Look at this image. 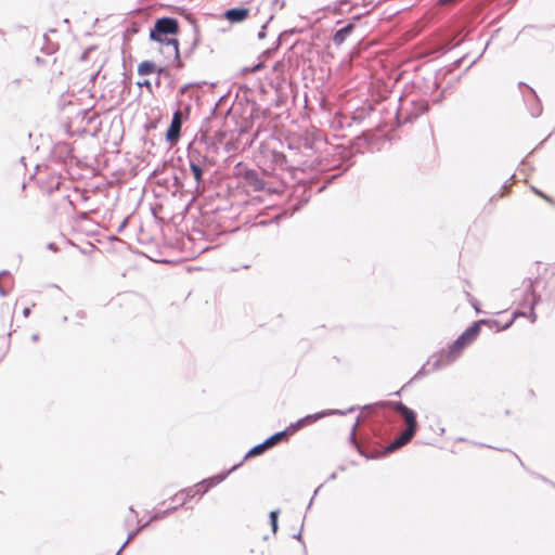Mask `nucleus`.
Masks as SVG:
<instances>
[{
    "label": "nucleus",
    "instance_id": "nucleus-1",
    "mask_svg": "<svg viewBox=\"0 0 555 555\" xmlns=\"http://www.w3.org/2000/svg\"><path fill=\"white\" fill-rule=\"evenodd\" d=\"M512 323L513 320L505 323L503 326H500V323L496 320H478L474 322L452 343L448 351H441L438 354H434L427 363L420 369L414 378L428 375L429 373L438 371L454 362L461 356L462 350L478 337L481 324H489L490 327L495 326L496 331H504L507 330Z\"/></svg>",
    "mask_w": 555,
    "mask_h": 555
},
{
    "label": "nucleus",
    "instance_id": "nucleus-2",
    "mask_svg": "<svg viewBox=\"0 0 555 555\" xmlns=\"http://www.w3.org/2000/svg\"><path fill=\"white\" fill-rule=\"evenodd\" d=\"M379 408H389L398 413L406 424V428L385 448V453H391L409 443L415 436L418 428L416 413L401 401H378L364 405L362 410L374 411Z\"/></svg>",
    "mask_w": 555,
    "mask_h": 555
},
{
    "label": "nucleus",
    "instance_id": "nucleus-3",
    "mask_svg": "<svg viewBox=\"0 0 555 555\" xmlns=\"http://www.w3.org/2000/svg\"><path fill=\"white\" fill-rule=\"evenodd\" d=\"M234 176L247 192L273 193L275 189L264 179V173L246 165L238 163L234 169Z\"/></svg>",
    "mask_w": 555,
    "mask_h": 555
},
{
    "label": "nucleus",
    "instance_id": "nucleus-4",
    "mask_svg": "<svg viewBox=\"0 0 555 555\" xmlns=\"http://www.w3.org/2000/svg\"><path fill=\"white\" fill-rule=\"evenodd\" d=\"M541 297L535 293L532 279H526L522 282V299L519 302L521 308H528V311H516L514 318L524 317L530 318L531 322H535L537 314L534 307L540 301Z\"/></svg>",
    "mask_w": 555,
    "mask_h": 555
},
{
    "label": "nucleus",
    "instance_id": "nucleus-5",
    "mask_svg": "<svg viewBox=\"0 0 555 555\" xmlns=\"http://www.w3.org/2000/svg\"><path fill=\"white\" fill-rule=\"evenodd\" d=\"M291 151L289 155H286L282 152H272V163L280 167L281 169H289V170H305L308 167L312 166V163H308V160H302L300 157V153L297 147L293 145H288Z\"/></svg>",
    "mask_w": 555,
    "mask_h": 555
},
{
    "label": "nucleus",
    "instance_id": "nucleus-6",
    "mask_svg": "<svg viewBox=\"0 0 555 555\" xmlns=\"http://www.w3.org/2000/svg\"><path fill=\"white\" fill-rule=\"evenodd\" d=\"M178 33V20L165 16L156 20L153 27L150 29V39L160 44L171 39L168 38L169 35H177Z\"/></svg>",
    "mask_w": 555,
    "mask_h": 555
},
{
    "label": "nucleus",
    "instance_id": "nucleus-7",
    "mask_svg": "<svg viewBox=\"0 0 555 555\" xmlns=\"http://www.w3.org/2000/svg\"><path fill=\"white\" fill-rule=\"evenodd\" d=\"M405 106L402 102L397 112V119L400 124L412 122L429 109V104L426 100H412Z\"/></svg>",
    "mask_w": 555,
    "mask_h": 555
},
{
    "label": "nucleus",
    "instance_id": "nucleus-8",
    "mask_svg": "<svg viewBox=\"0 0 555 555\" xmlns=\"http://www.w3.org/2000/svg\"><path fill=\"white\" fill-rule=\"evenodd\" d=\"M337 153L340 155V160L338 163L333 164V170L337 172L333 175H326L324 177L325 181L324 183L317 189V192H322L328 183H331L333 180H335L337 177L341 176L345 171H347L352 165L353 162L351 160L352 153L351 151L345 149V147H336Z\"/></svg>",
    "mask_w": 555,
    "mask_h": 555
},
{
    "label": "nucleus",
    "instance_id": "nucleus-9",
    "mask_svg": "<svg viewBox=\"0 0 555 555\" xmlns=\"http://www.w3.org/2000/svg\"><path fill=\"white\" fill-rule=\"evenodd\" d=\"M357 408L354 406H351L349 408L347 411H341V410H324V411H320V412H317L314 414H309V415H306L305 417L302 418H299L297 422L295 423H292L289 424V431H293V434H295L297 430H299L300 428L305 427V426H308V425H311L312 423L325 417V416H328V415H334V414H339V415H344L348 412H352L354 411Z\"/></svg>",
    "mask_w": 555,
    "mask_h": 555
},
{
    "label": "nucleus",
    "instance_id": "nucleus-10",
    "mask_svg": "<svg viewBox=\"0 0 555 555\" xmlns=\"http://www.w3.org/2000/svg\"><path fill=\"white\" fill-rule=\"evenodd\" d=\"M209 490V487L206 486V481L202 480L194 485L193 487H188L176 493L170 498L171 501L180 500V505H184L189 500L193 499L196 495H204Z\"/></svg>",
    "mask_w": 555,
    "mask_h": 555
},
{
    "label": "nucleus",
    "instance_id": "nucleus-11",
    "mask_svg": "<svg viewBox=\"0 0 555 555\" xmlns=\"http://www.w3.org/2000/svg\"><path fill=\"white\" fill-rule=\"evenodd\" d=\"M182 124L183 115L181 111L178 109L173 113L171 122L166 131V140L170 144L177 143L178 140L180 139Z\"/></svg>",
    "mask_w": 555,
    "mask_h": 555
},
{
    "label": "nucleus",
    "instance_id": "nucleus-12",
    "mask_svg": "<svg viewBox=\"0 0 555 555\" xmlns=\"http://www.w3.org/2000/svg\"><path fill=\"white\" fill-rule=\"evenodd\" d=\"M160 44H162V50H160L162 53L167 59H172L173 63L176 64V66L178 68H182L183 67V63L181 61L178 39H170V40H167L166 42L160 43Z\"/></svg>",
    "mask_w": 555,
    "mask_h": 555
},
{
    "label": "nucleus",
    "instance_id": "nucleus-13",
    "mask_svg": "<svg viewBox=\"0 0 555 555\" xmlns=\"http://www.w3.org/2000/svg\"><path fill=\"white\" fill-rule=\"evenodd\" d=\"M188 157L189 160L197 159L198 165L211 173V169L216 163L212 156L207 153L203 154L197 147H189Z\"/></svg>",
    "mask_w": 555,
    "mask_h": 555
},
{
    "label": "nucleus",
    "instance_id": "nucleus-14",
    "mask_svg": "<svg viewBox=\"0 0 555 555\" xmlns=\"http://www.w3.org/2000/svg\"><path fill=\"white\" fill-rule=\"evenodd\" d=\"M248 14H249V9L244 8V7H236V8L228 9L224 12V17L230 23H240V22H243L244 20H246Z\"/></svg>",
    "mask_w": 555,
    "mask_h": 555
},
{
    "label": "nucleus",
    "instance_id": "nucleus-15",
    "mask_svg": "<svg viewBox=\"0 0 555 555\" xmlns=\"http://www.w3.org/2000/svg\"><path fill=\"white\" fill-rule=\"evenodd\" d=\"M526 87L529 90V95L526 98V103L528 105L529 112L532 117H538L542 113L541 102H540L539 98L537 96L534 90L528 86H526Z\"/></svg>",
    "mask_w": 555,
    "mask_h": 555
},
{
    "label": "nucleus",
    "instance_id": "nucleus-16",
    "mask_svg": "<svg viewBox=\"0 0 555 555\" xmlns=\"http://www.w3.org/2000/svg\"><path fill=\"white\" fill-rule=\"evenodd\" d=\"M189 164H190V169H191V172L194 177V180L196 182V188L198 189L201 184L204 183L205 181V175H210V172H208L205 168L201 167L198 165V160L197 159H190L189 160Z\"/></svg>",
    "mask_w": 555,
    "mask_h": 555
},
{
    "label": "nucleus",
    "instance_id": "nucleus-17",
    "mask_svg": "<svg viewBox=\"0 0 555 555\" xmlns=\"http://www.w3.org/2000/svg\"><path fill=\"white\" fill-rule=\"evenodd\" d=\"M353 29H354V24L348 23L345 26H343L341 28H339L338 30H336L332 38L334 44L341 46L346 41V39L350 36V34L353 31Z\"/></svg>",
    "mask_w": 555,
    "mask_h": 555
},
{
    "label": "nucleus",
    "instance_id": "nucleus-18",
    "mask_svg": "<svg viewBox=\"0 0 555 555\" xmlns=\"http://www.w3.org/2000/svg\"><path fill=\"white\" fill-rule=\"evenodd\" d=\"M294 435L293 431H289V426H287L284 430L278 431L272 436L268 437L263 443L267 449H270L281 442L282 440H287L289 436Z\"/></svg>",
    "mask_w": 555,
    "mask_h": 555
},
{
    "label": "nucleus",
    "instance_id": "nucleus-19",
    "mask_svg": "<svg viewBox=\"0 0 555 555\" xmlns=\"http://www.w3.org/2000/svg\"><path fill=\"white\" fill-rule=\"evenodd\" d=\"M242 465V462H240L238 464H235L233 465L230 469H228L227 472H223V473H220V474H217L215 476H211L209 478H206L204 479V481H206V486L210 488L219 485L220 482H222L232 472L236 470L240 466Z\"/></svg>",
    "mask_w": 555,
    "mask_h": 555
},
{
    "label": "nucleus",
    "instance_id": "nucleus-20",
    "mask_svg": "<svg viewBox=\"0 0 555 555\" xmlns=\"http://www.w3.org/2000/svg\"><path fill=\"white\" fill-rule=\"evenodd\" d=\"M211 140H212L211 144L216 150L219 147V145H221L224 147V150L230 151V149H229L230 141L228 140L227 131L217 130L215 132L214 137L211 138Z\"/></svg>",
    "mask_w": 555,
    "mask_h": 555
},
{
    "label": "nucleus",
    "instance_id": "nucleus-21",
    "mask_svg": "<svg viewBox=\"0 0 555 555\" xmlns=\"http://www.w3.org/2000/svg\"><path fill=\"white\" fill-rule=\"evenodd\" d=\"M175 511H177V507H168L167 509L165 511H162V512H157L155 513L151 518L150 520H147L146 522H144L143 525H141L140 527H138L137 529H140L143 530L145 529L150 524L151 521L153 520H160V519H164L165 517H167L169 514L173 513Z\"/></svg>",
    "mask_w": 555,
    "mask_h": 555
},
{
    "label": "nucleus",
    "instance_id": "nucleus-22",
    "mask_svg": "<svg viewBox=\"0 0 555 555\" xmlns=\"http://www.w3.org/2000/svg\"><path fill=\"white\" fill-rule=\"evenodd\" d=\"M157 72L156 64L153 61H143L138 65V74L146 76Z\"/></svg>",
    "mask_w": 555,
    "mask_h": 555
},
{
    "label": "nucleus",
    "instance_id": "nucleus-23",
    "mask_svg": "<svg viewBox=\"0 0 555 555\" xmlns=\"http://www.w3.org/2000/svg\"><path fill=\"white\" fill-rule=\"evenodd\" d=\"M267 447L264 446L263 441L261 443H258L256 446H254L251 449H249V451L245 454V456L243 457V460L241 461L242 464L250 459V457H254V456H258V455H261L262 453H264L267 451Z\"/></svg>",
    "mask_w": 555,
    "mask_h": 555
},
{
    "label": "nucleus",
    "instance_id": "nucleus-24",
    "mask_svg": "<svg viewBox=\"0 0 555 555\" xmlns=\"http://www.w3.org/2000/svg\"><path fill=\"white\" fill-rule=\"evenodd\" d=\"M157 75L162 77V79H165L168 81L169 87L172 89L173 86V79L171 73L165 68V67H158L157 68Z\"/></svg>",
    "mask_w": 555,
    "mask_h": 555
},
{
    "label": "nucleus",
    "instance_id": "nucleus-25",
    "mask_svg": "<svg viewBox=\"0 0 555 555\" xmlns=\"http://www.w3.org/2000/svg\"><path fill=\"white\" fill-rule=\"evenodd\" d=\"M280 509L271 511L269 514L270 525L272 532L275 533L278 531L279 525H278V518H279Z\"/></svg>",
    "mask_w": 555,
    "mask_h": 555
},
{
    "label": "nucleus",
    "instance_id": "nucleus-26",
    "mask_svg": "<svg viewBox=\"0 0 555 555\" xmlns=\"http://www.w3.org/2000/svg\"><path fill=\"white\" fill-rule=\"evenodd\" d=\"M360 423V416L357 418L356 423L352 425L351 427V431H350V435H349V441L356 446V448L358 449V451L363 454L362 450L360 449V447L358 446L357 443V439H356V430H357V427Z\"/></svg>",
    "mask_w": 555,
    "mask_h": 555
},
{
    "label": "nucleus",
    "instance_id": "nucleus-27",
    "mask_svg": "<svg viewBox=\"0 0 555 555\" xmlns=\"http://www.w3.org/2000/svg\"><path fill=\"white\" fill-rule=\"evenodd\" d=\"M170 186L173 194L182 190L183 184L176 173H172L171 176Z\"/></svg>",
    "mask_w": 555,
    "mask_h": 555
},
{
    "label": "nucleus",
    "instance_id": "nucleus-28",
    "mask_svg": "<svg viewBox=\"0 0 555 555\" xmlns=\"http://www.w3.org/2000/svg\"><path fill=\"white\" fill-rule=\"evenodd\" d=\"M199 43V36H198V33L195 30L194 31V38H193V41L190 46V48L185 51L184 55L188 57L190 56L194 50L196 49V47L198 46Z\"/></svg>",
    "mask_w": 555,
    "mask_h": 555
},
{
    "label": "nucleus",
    "instance_id": "nucleus-29",
    "mask_svg": "<svg viewBox=\"0 0 555 555\" xmlns=\"http://www.w3.org/2000/svg\"><path fill=\"white\" fill-rule=\"evenodd\" d=\"M199 43V36H198V33L195 30L194 31V38H193V41L190 46V48L185 51L184 55L188 57L190 56L194 50L196 49V47L198 46Z\"/></svg>",
    "mask_w": 555,
    "mask_h": 555
},
{
    "label": "nucleus",
    "instance_id": "nucleus-30",
    "mask_svg": "<svg viewBox=\"0 0 555 555\" xmlns=\"http://www.w3.org/2000/svg\"><path fill=\"white\" fill-rule=\"evenodd\" d=\"M140 532V529H134L128 533L127 540L121 545V547L118 550L116 555H120L121 551L126 547V545Z\"/></svg>",
    "mask_w": 555,
    "mask_h": 555
},
{
    "label": "nucleus",
    "instance_id": "nucleus-31",
    "mask_svg": "<svg viewBox=\"0 0 555 555\" xmlns=\"http://www.w3.org/2000/svg\"><path fill=\"white\" fill-rule=\"evenodd\" d=\"M273 18V13L270 15L269 20L261 26L257 37L258 39L262 40L266 38L267 36V27H268V24L269 22Z\"/></svg>",
    "mask_w": 555,
    "mask_h": 555
},
{
    "label": "nucleus",
    "instance_id": "nucleus-32",
    "mask_svg": "<svg viewBox=\"0 0 555 555\" xmlns=\"http://www.w3.org/2000/svg\"><path fill=\"white\" fill-rule=\"evenodd\" d=\"M285 7V0H272L271 9L273 12L280 11Z\"/></svg>",
    "mask_w": 555,
    "mask_h": 555
},
{
    "label": "nucleus",
    "instance_id": "nucleus-33",
    "mask_svg": "<svg viewBox=\"0 0 555 555\" xmlns=\"http://www.w3.org/2000/svg\"><path fill=\"white\" fill-rule=\"evenodd\" d=\"M137 85L139 87H145L150 92H152V83L150 80L145 79L143 81H138Z\"/></svg>",
    "mask_w": 555,
    "mask_h": 555
},
{
    "label": "nucleus",
    "instance_id": "nucleus-34",
    "mask_svg": "<svg viewBox=\"0 0 555 555\" xmlns=\"http://www.w3.org/2000/svg\"><path fill=\"white\" fill-rule=\"evenodd\" d=\"M262 67H263V64L262 63H258L255 66H253L251 68L245 67L243 69V72H245V73H247V72H257V70L261 69Z\"/></svg>",
    "mask_w": 555,
    "mask_h": 555
},
{
    "label": "nucleus",
    "instance_id": "nucleus-35",
    "mask_svg": "<svg viewBox=\"0 0 555 555\" xmlns=\"http://www.w3.org/2000/svg\"><path fill=\"white\" fill-rule=\"evenodd\" d=\"M170 182H171V177L165 178V179L158 181V184L165 185L168 190H171Z\"/></svg>",
    "mask_w": 555,
    "mask_h": 555
},
{
    "label": "nucleus",
    "instance_id": "nucleus-36",
    "mask_svg": "<svg viewBox=\"0 0 555 555\" xmlns=\"http://www.w3.org/2000/svg\"><path fill=\"white\" fill-rule=\"evenodd\" d=\"M304 149H305L306 153L302 154V156H310L312 153V145L308 142H305Z\"/></svg>",
    "mask_w": 555,
    "mask_h": 555
},
{
    "label": "nucleus",
    "instance_id": "nucleus-37",
    "mask_svg": "<svg viewBox=\"0 0 555 555\" xmlns=\"http://www.w3.org/2000/svg\"><path fill=\"white\" fill-rule=\"evenodd\" d=\"M20 83H21V79L17 78V79H14L11 82H9L8 86L11 87V88H18Z\"/></svg>",
    "mask_w": 555,
    "mask_h": 555
},
{
    "label": "nucleus",
    "instance_id": "nucleus-38",
    "mask_svg": "<svg viewBox=\"0 0 555 555\" xmlns=\"http://www.w3.org/2000/svg\"><path fill=\"white\" fill-rule=\"evenodd\" d=\"M457 0H439L438 3L440 5H450V4H453L455 3Z\"/></svg>",
    "mask_w": 555,
    "mask_h": 555
},
{
    "label": "nucleus",
    "instance_id": "nucleus-39",
    "mask_svg": "<svg viewBox=\"0 0 555 555\" xmlns=\"http://www.w3.org/2000/svg\"><path fill=\"white\" fill-rule=\"evenodd\" d=\"M42 51H44L47 54H52L55 51L54 46H48L47 48H42Z\"/></svg>",
    "mask_w": 555,
    "mask_h": 555
},
{
    "label": "nucleus",
    "instance_id": "nucleus-40",
    "mask_svg": "<svg viewBox=\"0 0 555 555\" xmlns=\"http://www.w3.org/2000/svg\"><path fill=\"white\" fill-rule=\"evenodd\" d=\"M193 86H198L197 83H186L184 85L181 89H180V92L181 93H184L189 88L193 87Z\"/></svg>",
    "mask_w": 555,
    "mask_h": 555
},
{
    "label": "nucleus",
    "instance_id": "nucleus-41",
    "mask_svg": "<svg viewBox=\"0 0 555 555\" xmlns=\"http://www.w3.org/2000/svg\"><path fill=\"white\" fill-rule=\"evenodd\" d=\"M47 248L50 249V250H53V251H57L59 250V247L55 243H49L47 245Z\"/></svg>",
    "mask_w": 555,
    "mask_h": 555
},
{
    "label": "nucleus",
    "instance_id": "nucleus-42",
    "mask_svg": "<svg viewBox=\"0 0 555 555\" xmlns=\"http://www.w3.org/2000/svg\"><path fill=\"white\" fill-rule=\"evenodd\" d=\"M30 312H31L30 308L26 307V308H24V310H23V315H24L25 318H27V317L30 314Z\"/></svg>",
    "mask_w": 555,
    "mask_h": 555
},
{
    "label": "nucleus",
    "instance_id": "nucleus-43",
    "mask_svg": "<svg viewBox=\"0 0 555 555\" xmlns=\"http://www.w3.org/2000/svg\"><path fill=\"white\" fill-rule=\"evenodd\" d=\"M162 80H163V79H162V77L157 75V78H156V80H155V85H156L157 87H159V86L162 85Z\"/></svg>",
    "mask_w": 555,
    "mask_h": 555
},
{
    "label": "nucleus",
    "instance_id": "nucleus-44",
    "mask_svg": "<svg viewBox=\"0 0 555 555\" xmlns=\"http://www.w3.org/2000/svg\"><path fill=\"white\" fill-rule=\"evenodd\" d=\"M281 38H282V35H280L279 38L276 39L274 49H278L281 46Z\"/></svg>",
    "mask_w": 555,
    "mask_h": 555
},
{
    "label": "nucleus",
    "instance_id": "nucleus-45",
    "mask_svg": "<svg viewBox=\"0 0 555 555\" xmlns=\"http://www.w3.org/2000/svg\"><path fill=\"white\" fill-rule=\"evenodd\" d=\"M294 539L300 541L301 540V532H297L296 534H294Z\"/></svg>",
    "mask_w": 555,
    "mask_h": 555
},
{
    "label": "nucleus",
    "instance_id": "nucleus-46",
    "mask_svg": "<svg viewBox=\"0 0 555 555\" xmlns=\"http://www.w3.org/2000/svg\"><path fill=\"white\" fill-rule=\"evenodd\" d=\"M35 62H36L37 64H42V63H43V60H42L40 56H36Z\"/></svg>",
    "mask_w": 555,
    "mask_h": 555
},
{
    "label": "nucleus",
    "instance_id": "nucleus-47",
    "mask_svg": "<svg viewBox=\"0 0 555 555\" xmlns=\"http://www.w3.org/2000/svg\"><path fill=\"white\" fill-rule=\"evenodd\" d=\"M216 111H217V105H215V106L211 108L210 115H211V116L216 115Z\"/></svg>",
    "mask_w": 555,
    "mask_h": 555
},
{
    "label": "nucleus",
    "instance_id": "nucleus-48",
    "mask_svg": "<svg viewBox=\"0 0 555 555\" xmlns=\"http://www.w3.org/2000/svg\"><path fill=\"white\" fill-rule=\"evenodd\" d=\"M31 339H33L34 341H37V340L39 339V335H38V334H34V335L31 336Z\"/></svg>",
    "mask_w": 555,
    "mask_h": 555
},
{
    "label": "nucleus",
    "instance_id": "nucleus-49",
    "mask_svg": "<svg viewBox=\"0 0 555 555\" xmlns=\"http://www.w3.org/2000/svg\"><path fill=\"white\" fill-rule=\"evenodd\" d=\"M77 317L78 318H83L85 317V312L83 311H78L77 312Z\"/></svg>",
    "mask_w": 555,
    "mask_h": 555
},
{
    "label": "nucleus",
    "instance_id": "nucleus-50",
    "mask_svg": "<svg viewBox=\"0 0 555 555\" xmlns=\"http://www.w3.org/2000/svg\"><path fill=\"white\" fill-rule=\"evenodd\" d=\"M335 478H336V474L333 473V474L330 475L328 480H334Z\"/></svg>",
    "mask_w": 555,
    "mask_h": 555
},
{
    "label": "nucleus",
    "instance_id": "nucleus-51",
    "mask_svg": "<svg viewBox=\"0 0 555 555\" xmlns=\"http://www.w3.org/2000/svg\"><path fill=\"white\" fill-rule=\"evenodd\" d=\"M175 502H176V503H175V505H173L172 507H177V508H178L179 506H181V505H180V500H176Z\"/></svg>",
    "mask_w": 555,
    "mask_h": 555
},
{
    "label": "nucleus",
    "instance_id": "nucleus-52",
    "mask_svg": "<svg viewBox=\"0 0 555 555\" xmlns=\"http://www.w3.org/2000/svg\"><path fill=\"white\" fill-rule=\"evenodd\" d=\"M209 121V117H207L205 120H204V124L202 125V129L204 128L205 124Z\"/></svg>",
    "mask_w": 555,
    "mask_h": 555
},
{
    "label": "nucleus",
    "instance_id": "nucleus-53",
    "mask_svg": "<svg viewBox=\"0 0 555 555\" xmlns=\"http://www.w3.org/2000/svg\"><path fill=\"white\" fill-rule=\"evenodd\" d=\"M514 455H515V457L518 460V462H519L521 465H524V464H522V462H521V459H519V456H518L517 454H514Z\"/></svg>",
    "mask_w": 555,
    "mask_h": 555
},
{
    "label": "nucleus",
    "instance_id": "nucleus-54",
    "mask_svg": "<svg viewBox=\"0 0 555 555\" xmlns=\"http://www.w3.org/2000/svg\"><path fill=\"white\" fill-rule=\"evenodd\" d=\"M344 3H347V0H339V4H344Z\"/></svg>",
    "mask_w": 555,
    "mask_h": 555
},
{
    "label": "nucleus",
    "instance_id": "nucleus-55",
    "mask_svg": "<svg viewBox=\"0 0 555 555\" xmlns=\"http://www.w3.org/2000/svg\"><path fill=\"white\" fill-rule=\"evenodd\" d=\"M360 17H361V15H356L353 18L359 20Z\"/></svg>",
    "mask_w": 555,
    "mask_h": 555
},
{
    "label": "nucleus",
    "instance_id": "nucleus-56",
    "mask_svg": "<svg viewBox=\"0 0 555 555\" xmlns=\"http://www.w3.org/2000/svg\"><path fill=\"white\" fill-rule=\"evenodd\" d=\"M124 225H125V222H124L122 224H120V227H119V231H121V229L124 228Z\"/></svg>",
    "mask_w": 555,
    "mask_h": 555
},
{
    "label": "nucleus",
    "instance_id": "nucleus-57",
    "mask_svg": "<svg viewBox=\"0 0 555 555\" xmlns=\"http://www.w3.org/2000/svg\"><path fill=\"white\" fill-rule=\"evenodd\" d=\"M312 501H313V498L311 499V501L309 502V505L308 507H310L312 505Z\"/></svg>",
    "mask_w": 555,
    "mask_h": 555
},
{
    "label": "nucleus",
    "instance_id": "nucleus-58",
    "mask_svg": "<svg viewBox=\"0 0 555 555\" xmlns=\"http://www.w3.org/2000/svg\"><path fill=\"white\" fill-rule=\"evenodd\" d=\"M65 149L67 150V153L70 152L68 145H65Z\"/></svg>",
    "mask_w": 555,
    "mask_h": 555
},
{
    "label": "nucleus",
    "instance_id": "nucleus-59",
    "mask_svg": "<svg viewBox=\"0 0 555 555\" xmlns=\"http://www.w3.org/2000/svg\"><path fill=\"white\" fill-rule=\"evenodd\" d=\"M482 447H486V444H481ZM488 449H491L492 447L491 446H487Z\"/></svg>",
    "mask_w": 555,
    "mask_h": 555
}]
</instances>
